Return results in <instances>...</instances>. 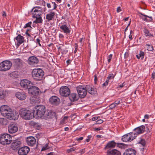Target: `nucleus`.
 <instances>
[{"label":"nucleus","instance_id":"nucleus-54","mask_svg":"<svg viewBox=\"0 0 155 155\" xmlns=\"http://www.w3.org/2000/svg\"><path fill=\"white\" fill-rule=\"evenodd\" d=\"M75 50L74 51V53H75L77 51L78 48V45H77L76 43L75 44Z\"/></svg>","mask_w":155,"mask_h":155},{"label":"nucleus","instance_id":"nucleus-2","mask_svg":"<svg viewBox=\"0 0 155 155\" xmlns=\"http://www.w3.org/2000/svg\"><path fill=\"white\" fill-rule=\"evenodd\" d=\"M45 111V107L42 105L36 106L33 110V114H35L38 117L43 118Z\"/></svg>","mask_w":155,"mask_h":155},{"label":"nucleus","instance_id":"nucleus-56","mask_svg":"<svg viewBox=\"0 0 155 155\" xmlns=\"http://www.w3.org/2000/svg\"><path fill=\"white\" fill-rule=\"evenodd\" d=\"M83 139V137H81L79 138H77L76 139V140L79 141L80 140H81Z\"/></svg>","mask_w":155,"mask_h":155},{"label":"nucleus","instance_id":"nucleus-53","mask_svg":"<svg viewBox=\"0 0 155 155\" xmlns=\"http://www.w3.org/2000/svg\"><path fill=\"white\" fill-rule=\"evenodd\" d=\"M121 11V9L120 7H118L117 9V12H120Z\"/></svg>","mask_w":155,"mask_h":155},{"label":"nucleus","instance_id":"nucleus-23","mask_svg":"<svg viewBox=\"0 0 155 155\" xmlns=\"http://www.w3.org/2000/svg\"><path fill=\"white\" fill-rule=\"evenodd\" d=\"M14 65L16 69H18L22 65V60L20 58L14 59Z\"/></svg>","mask_w":155,"mask_h":155},{"label":"nucleus","instance_id":"nucleus-31","mask_svg":"<svg viewBox=\"0 0 155 155\" xmlns=\"http://www.w3.org/2000/svg\"><path fill=\"white\" fill-rule=\"evenodd\" d=\"M32 11L35 12H38V14L36 15V16H40L41 13H42V10L40 7L37 6L34 7L32 9Z\"/></svg>","mask_w":155,"mask_h":155},{"label":"nucleus","instance_id":"nucleus-52","mask_svg":"<svg viewBox=\"0 0 155 155\" xmlns=\"http://www.w3.org/2000/svg\"><path fill=\"white\" fill-rule=\"evenodd\" d=\"M152 78L153 79H155V72L153 71L152 74Z\"/></svg>","mask_w":155,"mask_h":155},{"label":"nucleus","instance_id":"nucleus-17","mask_svg":"<svg viewBox=\"0 0 155 155\" xmlns=\"http://www.w3.org/2000/svg\"><path fill=\"white\" fill-rule=\"evenodd\" d=\"M21 143L20 141L18 140H14L12 143L11 147L13 150H16L21 147Z\"/></svg>","mask_w":155,"mask_h":155},{"label":"nucleus","instance_id":"nucleus-60","mask_svg":"<svg viewBox=\"0 0 155 155\" xmlns=\"http://www.w3.org/2000/svg\"><path fill=\"white\" fill-rule=\"evenodd\" d=\"M29 30L28 29H27L26 32H25V34L27 35H28V36L29 37H30L31 36V35H30L28 33V31H29Z\"/></svg>","mask_w":155,"mask_h":155},{"label":"nucleus","instance_id":"nucleus-62","mask_svg":"<svg viewBox=\"0 0 155 155\" xmlns=\"http://www.w3.org/2000/svg\"><path fill=\"white\" fill-rule=\"evenodd\" d=\"M46 155H55V153L54 152H50Z\"/></svg>","mask_w":155,"mask_h":155},{"label":"nucleus","instance_id":"nucleus-48","mask_svg":"<svg viewBox=\"0 0 155 155\" xmlns=\"http://www.w3.org/2000/svg\"><path fill=\"white\" fill-rule=\"evenodd\" d=\"M40 40L38 38H37L36 39V41H35L37 44H38L40 46H41V44L40 43Z\"/></svg>","mask_w":155,"mask_h":155},{"label":"nucleus","instance_id":"nucleus-22","mask_svg":"<svg viewBox=\"0 0 155 155\" xmlns=\"http://www.w3.org/2000/svg\"><path fill=\"white\" fill-rule=\"evenodd\" d=\"M145 130V127L143 125H142L139 127L135 128L134 130L135 131V133H133L134 134H137V135L142 133Z\"/></svg>","mask_w":155,"mask_h":155},{"label":"nucleus","instance_id":"nucleus-63","mask_svg":"<svg viewBox=\"0 0 155 155\" xmlns=\"http://www.w3.org/2000/svg\"><path fill=\"white\" fill-rule=\"evenodd\" d=\"M59 37L60 38H64V35L62 34H59Z\"/></svg>","mask_w":155,"mask_h":155},{"label":"nucleus","instance_id":"nucleus-41","mask_svg":"<svg viewBox=\"0 0 155 155\" xmlns=\"http://www.w3.org/2000/svg\"><path fill=\"white\" fill-rule=\"evenodd\" d=\"M76 147H72V148H71L70 149H68L67 150V151L68 152V153H70L72 151H75L76 150Z\"/></svg>","mask_w":155,"mask_h":155},{"label":"nucleus","instance_id":"nucleus-9","mask_svg":"<svg viewBox=\"0 0 155 155\" xmlns=\"http://www.w3.org/2000/svg\"><path fill=\"white\" fill-rule=\"evenodd\" d=\"M20 84L22 87H37L34 86L32 82L27 79L21 80Z\"/></svg>","mask_w":155,"mask_h":155},{"label":"nucleus","instance_id":"nucleus-1","mask_svg":"<svg viewBox=\"0 0 155 155\" xmlns=\"http://www.w3.org/2000/svg\"><path fill=\"white\" fill-rule=\"evenodd\" d=\"M19 113L20 116L25 120H29L34 117L33 112L25 108L21 109Z\"/></svg>","mask_w":155,"mask_h":155},{"label":"nucleus","instance_id":"nucleus-50","mask_svg":"<svg viewBox=\"0 0 155 155\" xmlns=\"http://www.w3.org/2000/svg\"><path fill=\"white\" fill-rule=\"evenodd\" d=\"M4 97V94L2 92H0V99H3Z\"/></svg>","mask_w":155,"mask_h":155},{"label":"nucleus","instance_id":"nucleus-13","mask_svg":"<svg viewBox=\"0 0 155 155\" xmlns=\"http://www.w3.org/2000/svg\"><path fill=\"white\" fill-rule=\"evenodd\" d=\"M79 97L84 98L87 94V90L85 88H77Z\"/></svg>","mask_w":155,"mask_h":155},{"label":"nucleus","instance_id":"nucleus-26","mask_svg":"<svg viewBox=\"0 0 155 155\" xmlns=\"http://www.w3.org/2000/svg\"><path fill=\"white\" fill-rule=\"evenodd\" d=\"M117 143L113 140L109 142L106 145L105 149H113L116 146Z\"/></svg>","mask_w":155,"mask_h":155},{"label":"nucleus","instance_id":"nucleus-25","mask_svg":"<svg viewBox=\"0 0 155 155\" xmlns=\"http://www.w3.org/2000/svg\"><path fill=\"white\" fill-rule=\"evenodd\" d=\"M16 97L21 100H24L26 97V95L24 92L21 93L20 92H17L15 94Z\"/></svg>","mask_w":155,"mask_h":155},{"label":"nucleus","instance_id":"nucleus-49","mask_svg":"<svg viewBox=\"0 0 155 155\" xmlns=\"http://www.w3.org/2000/svg\"><path fill=\"white\" fill-rule=\"evenodd\" d=\"M103 122V120H102L101 119H100L98 120H97L96 122V124H101Z\"/></svg>","mask_w":155,"mask_h":155},{"label":"nucleus","instance_id":"nucleus-42","mask_svg":"<svg viewBox=\"0 0 155 155\" xmlns=\"http://www.w3.org/2000/svg\"><path fill=\"white\" fill-rule=\"evenodd\" d=\"M139 143L141 144L143 146H144L146 144V142L144 140L141 139L139 142Z\"/></svg>","mask_w":155,"mask_h":155},{"label":"nucleus","instance_id":"nucleus-43","mask_svg":"<svg viewBox=\"0 0 155 155\" xmlns=\"http://www.w3.org/2000/svg\"><path fill=\"white\" fill-rule=\"evenodd\" d=\"M117 106L114 103L112 104H111L110 106V109H113L114 108Z\"/></svg>","mask_w":155,"mask_h":155},{"label":"nucleus","instance_id":"nucleus-24","mask_svg":"<svg viewBox=\"0 0 155 155\" xmlns=\"http://www.w3.org/2000/svg\"><path fill=\"white\" fill-rule=\"evenodd\" d=\"M60 28L62 30V31L66 34L70 35L71 32V30L65 24L61 25L60 27Z\"/></svg>","mask_w":155,"mask_h":155},{"label":"nucleus","instance_id":"nucleus-55","mask_svg":"<svg viewBox=\"0 0 155 155\" xmlns=\"http://www.w3.org/2000/svg\"><path fill=\"white\" fill-rule=\"evenodd\" d=\"M52 3H53L54 4V8L51 10H53L54 9H55L56 8H57V5L56 4L55 2H52Z\"/></svg>","mask_w":155,"mask_h":155},{"label":"nucleus","instance_id":"nucleus-30","mask_svg":"<svg viewBox=\"0 0 155 155\" xmlns=\"http://www.w3.org/2000/svg\"><path fill=\"white\" fill-rule=\"evenodd\" d=\"M15 39L17 41V45L18 46L20 45L24 42V38L23 36H21L20 34L15 38Z\"/></svg>","mask_w":155,"mask_h":155},{"label":"nucleus","instance_id":"nucleus-15","mask_svg":"<svg viewBox=\"0 0 155 155\" xmlns=\"http://www.w3.org/2000/svg\"><path fill=\"white\" fill-rule=\"evenodd\" d=\"M59 92L61 96L67 97L70 94V91L69 88H60Z\"/></svg>","mask_w":155,"mask_h":155},{"label":"nucleus","instance_id":"nucleus-27","mask_svg":"<svg viewBox=\"0 0 155 155\" xmlns=\"http://www.w3.org/2000/svg\"><path fill=\"white\" fill-rule=\"evenodd\" d=\"M69 99L71 101L74 102L78 101L79 98V96L76 93H73L69 95Z\"/></svg>","mask_w":155,"mask_h":155},{"label":"nucleus","instance_id":"nucleus-3","mask_svg":"<svg viewBox=\"0 0 155 155\" xmlns=\"http://www.w3.org/2000/svg\"><path fill=\"white\" fill-rule=\"evenodd\" d=\"M33 78L37 80L40 81L43 78L44 75V72L40 68H35L33 69L32 72Z\"/></svg>","mask_w":155,"mask_h":155},{"label":"nucleus","instance_id":"nucleus-40","mask_svg":"<svg viewBox=\"0 0 155 155\" xmlns=\"http://www.w3.org/2000/svg\"><path fill=\"white\" fill-rule=\"evenodd\" d=\"M146 127L147 128V132H150L151 130V126L150 125H146Z\"/></svg>","mask_w":155,"mask_h":155},{"label":"nucleus","instance_id":"nucleus-6","mask_svg":"<svg viewBox=\"0 0 155 155\" xmlns=\"http://www.w3.org/2000/svg\"><path fill=\"white\" fill-rule=\"evenodd\" d=\"M137 137V134H133V132L124 135L122 137V140L125 142H130L135 139Z\"/></svg>","mask_w":155,"mask_h":155},{"label":"nucleus","instance_id":"nucleus-33","mask_svg":"<svg viewBox=\"0 0 155 155\" xmlns=\"http://www.w3.org/2000/svg\"><path fill=\"white\" fill-rule=\"evenodd\" d=\"M36 15V14H35V15L33 16L34 18H36V20L34 21L33 22L35 23H41L43 21L42 18L39 16L38 17L37 16H35Z\"/></svg>","mask_w":155,"mask_h":155},{"label":"nucleus","instance_id":"nucleus-11","mask_svg":"<svg viewBox=\"0 0 155 155\" xmlns=\"http://www.w3.org/2000/svg\"><path fill=\"white\" fill-rule=\"evenodd\" d=\"M56 115V113L53 111L50 110H48L44 114L43 117L42 119H51L55 117Z\"/></svg>","mask_w":155,"mask_h":155},{"label":"nucleus","instance_id":"nucleus-39","mask_svg":"<svg viewBox=\"0 0 155 155\" xmlns=\"http://www.w3.org/2000/svg\"><path fill=\"white\" fill-rule=\"evenodd\" d=\"M31 23L32 22L31 21L25 24V25L24 27V28H25L28 27L31 28Z\"/></svg>","mask_w":155,"mask_h":155},{"label":"nucleus","instance_id":"nucleus-5","mask_svg":"<svg viewBox=\"0 0 155 155\" xmlns=\"http://www.w3.org/2000/svg\"><path fill=\"white\" fill-rule=\"evenodd\" d=\"M12 62L8 60H5L0 63V71H4L9 70L12 66Z\"/></svg>","mask_w":155,"mask_h":155},{"label":"nucleus","instance_id":"nucleus-34","mask_svg":"<svg viewBox=\"0 0 155 155\" xmlns=\"http://www.w3.org/2000/svg\"><path fill=\"white\" fill-rule=\"evenodd\" d=\"M8 123V120L5 118H0V124L2 125H5L7 124Z\"/></svg>","mask_w":155,"mask_h":155},{"label":"nucleus","instance_id":"nucleus-4","mask_svg":"<svg viewBox=\"0 0 155 155\" xmlns=\"http://www.w3.org/2000/svg\"><path fill=\"white\" fill-rule=\"evenodd\" d=\"M12 137L10 135L8 134H4L0 137V143L3 145L10 144L12 140Z\"/></svg>","mask_w":155,"mask_h":155},{"label":"nucleus","instance_id":"nucleus-51","mask_svg":"<svg viewBox=\"0 0 155 155\" xmlns=\"http://www.w3.org/2000/svg\"><path fill=\"white\" fill-rule=\"evenodd\" d=\"M91 137H92V136H91V135H88L87 136V139H86V141L87 142H89L90 141V139L91 138Z\"/></svg>","mask_w":155,"mask_h":155},{"label":"nucleus","instance_id":"nucleus-47","mask_svg":"<svg viewBox=\"0 0 155 155\" xmlns=\"http://www.w3.org/2000/svg\"><path fill=\"white\" fill-rule=\"evenodd\" d=\"M109 80H110L108 79L107 78V79H106V81L105 82H104L103 84V86H107L108 85V82H109Z\"/></svg>","mask_w":155,"mask_h":155},{"label":"nucleus","instance_id":"nucleus-61","mask_svg":"<svg viewBox=\"0 0 155 155\" xmlns=\"http://www.w3.org/2000/svg\"><path fill=\"white\" fill-rule=\"evenodd\" d=\"M98 118L97 117H94L92 118V120L95 121L97 120Z\"/></svg>","mask_w":155,"mask_h":155},{"label":"nucleus","instance_id":"nucleus-35","mask_svg":"<svg viewBox=\"0 0 155 155\" xmlns=\"http://www.w3.org/2000/svg\"><path fill=\"white\" fill-rule=\"evenodd\" d=\"M144 56V53L141 51H140L139 54H138L136 55V56L138 59H139L140 58L142 60L143 59Z\"/></svg>","mask_w":155,"mask_h":155},{"label":"nucleus","instance_id":"nucleus-38","mask_svg":"<svg viewBox=\"0 0 155 155\" xmlns=\"http://www.w3.org/2000/svg\"><path fill=\"white\" fill-rule=\"evenodd\" d=\"M146 45L147 46V49L148 51H152L153 50V49L152 46L148 44H147Z\"/></svg>","mask_w":155,"mask_h":155},{"label":"nucleus","instance_id":"nucleus-45","mask_svg":"<svg viewBox=\"0 0 155 155\" xmlns=\"http://www.w3.org/2000/svg\"><path fill=\"white\" fill-rule=\"evenodd\" d=\"M116 146L117 147H118L119 148H122L124 146L123 144L122 143H117Z\"/></svg>","mask_w":155,"mask_h":155},{"label":"nucleus","instance_id":"nucleus-8","mask_svg":"<svg viewBox=\"0 0 155 155\" xmlns=\"http://www.w3.org/2000/svg\"><path fill=\"white\" fill-rule=\"evenodd\" d=\"M7 114L5 117L10 120H16L18 119L19 117L18 113L12 110Z\"/></svg>","mask_w":155,"mask_h":155},{"label":"nucleus","instance_id":"nucleus-57","mask_svg":"<svg viewBox=\"0 0 155 155\" xmlns=\"http://www.w3.org/2000/svg\"><path fill=\"white\" fill-rule=\"evenodd\" d=\"M46 147H43L42 149V150H46V149H48V148L47 147L48 146V144H46Z\"/></svg>","mask_w":155,"mask_h":155},{"label":"nucleus","instance_id":"nucleus-44","mask_svg":"<svg viewBox=\"0 0 155 155\" xmlns=\"http://www.w3.org/2000/svg\"><path fill=\"white\" fill-rule=\"evenodd\" d=\"M120 99H118L116 100L114 102V103L117 106L119 104H120Z\"/></svg>","mask_w":155,"mask_h":155},{"label":"nucleus","instance_id":"nucleus-16","mask_svg":"<svg viewBox=\"0 0 155 155\" xmlns=\"http://www.w3.org/2000/svg\"><path fill=\"white\" fill-rule=\"evenodd\" d=\"M60 101V99L55 96H52L49 99L50 103L54 105H58L59 104Z\"/></svg>","mask_w":155,"mask_h":155},{"label":"nucleus","instance_id":"nucleus-37","mask_svg":"<svg viewBox=\"0 0 155 155\" xmlns=\"http://www.w3.org/2000/svg\"><path fill=\"white\" fill-rule=\"evenodd\" d=\"M143 31L145 34V35L146 36H153L150 33L149 31L146 29H144Z\"/></svg>","mask_w":155,"mask_h":155},{"label":"nucleus","instance_id":"nucleus-21","mask_svg":"<svg viewBox=\"0 0 155 155\" xmlns=\"http://www.w3.org/2000/svg\"><path fill=\"white\" fill-rule=\"evenodd\" d=\"M139 14L141 15H139V16L143 20L147 22L149 21H151L153 20V18L151 16H149L147 15H144L142 13L139 12Z\"/></svg>","mask_w":155,"mask_h":155},{"label":"nucleus","instance_id":"nucleus-19","mask_svg":"<svg viewBox=\"0 0 155 155\" xmlns=\"http://www.w3.org/2000/svg\"><path fill=\"white\" fill-rule=\"evenodd\" d=\"M106 153L107 155H121L120 152L115 149H108Z\"/></svg>","mask_w":155,"mask_h":155},{"label":"nucleus","instance_id":"nucleus-32","mask_svg":"<svg viewBox=\"0 0 155 155\" xmlns=\"http://www.w3.org/2000/svg\"><path fill=\"white\" fill-rule=\"evenodd\" d=\"M87 91L89 94L92 95H95L97 94V91L96 88H88Z\"/></svg>","mask_w":155,"mask_h":155},{"label":"nucleus","instance_id":"nucleus-14","mask_svg":"<svg viewBox=\"0 0 155 155\" xmlns=\"http://www.w3.org/2000/svg\"><path fill=\"white\" fill-rule=\"evenodd\" d=\"M30 150L29 147L27 146H25L20 148L18 151L19 155H26Z\"/></svg>","mask_w":155,"mask_h":155},{"label":"nucleus","instance_id":"nucleus-10","mask_svg":"<svg viewBox=\"0 0 155 155\" xmlns=\"http://www.w3.org/2000/svg\"><path fill=\"white\" fill-rule=\"evenodd\" d=\"M12 110V109L9 106L4 105L1 106L0 107V112L1 114L4 117L7 115Z\"/></svg>","mask_w":155,"mask_h":155},{"label":"nucleus","instance_id":"nucleus-28","mask_svg":"<svg viewBox=\"0 0 155 155\" xmlns=\"http://www.w3.org/2000/svg\"><path fill=\"white\" fill-rule=\"evenodd\" d=\"M136 151L133 149H127L124 153L123 155H136Z\"/></svg>","mask_w":155,"mask_h":155},{"label":"nucleus","instance_id":"nucleus-59","mask_svg":"<svg viewBox=\"0 0 155 155\" xmlns=\"http://www.w3.org/2000/svg\"><path fill=\"white\" fill-rule=\"evenodd\" d=\"M30 124L32 126H35L37 124L34 122H31Z\"/></svg>","mask_w":155,"mask_h":155},{"label":"nucleus","instance_id":"nucleus-20","mask_svg":"<svg viewBox=\"0 0 155 155\" xmlns=\"http://www.w3.org/2000/svg\"><path fill=\"white\" fill-rule=\"evenodd\" d=\"M28 64L31 65L36 64L38 62V58L35 56H31L30 57L28 60Z\"/></svg>","mask_w":155,"mask_h":155},{"label":"nucleus","instance_id":"nucleus-29","mask_svg":"<svg viewBox=\"0 0 155 155\" xmlns=\"http://www.w3.org/2000/svg\"><path fill=\"white\" fill-rule=\"evenodd\" d=\"M55 15V13L51 10L49 13L46 15V19L47 20L48 22H49L53 19Z\"/></svg>","mask_w":155,"mask_h":155},{"label":"nucleus","instance_id":"nucleus-7","mask_svg":"<svg viewBox=\"0 0 155 155\" xmlns=\"http://www.w3.org/2000/svg\"><path fill=\"white\" fill-rule=\"evenodd\" d=\"M28 88V91L29 94L33 95H39L41 93H44L46 90L44 91H41L39 89V88Z\"/></svg>","mask_w":155,"mask_h":155},{"label":"nucleus","instance_id":"nucleus-46","mask_svg":"<svg viewBox=\"0 0 155 155\" xmlns=\"http://www.w3.org/2000/svg\"><path fill=\"white\" fill-rule=\"evenodd\" d=\"M112 54H110L108 57V63H109L110 61H111V59L112 58Z\"/></svg>","mask_w":155,"mask_h":155},{"label":"nucleus","instance_id":"nucleus-12","mask_svg":"<svg viewBox=\"0 0 155 155\" xmlns=\"http://www.w3.org/2000/svg\"><path fill=\"white\" fill-rule=\"evenodd\" d=\"M18 127L15 124L11 123L9 124L8 127V130L10 134H13L17 131Z\"/></svg>","mask_w":155,"mask_h":155},{"label":"nucleus","instance_id":"nucleus-36","mask_svg":"<svg viewBox=\"0 0 155 155\" xmlns=\"http://www.w3.org/2000/svg\"><path fill=\"white\" fill-rule=\"evenodd\" d=\"M116 75V74H114L112 73H111L108 75V77H107V79H113Z\"/></svg>","mask_w":155,"mask_h":155},{"label":"nucleus","instance_id":"nucleus-64","mask_svg":"<svg viewBox=\"0 0 155 155\" xmlns=\"http://www.w3.org/2000/svg\"><path fill=\"white\" fill-rule=\"evenodd\" d=\"M144 117L145 119H148L149 118V116L148 114L145 115Z\"/></svg>","mask_w":155,"mask_h":155},{"label":"nucleus","instance_id":"nucleus-18","mask_svg":"<svg viewBox=\"0 0 155 155\" xmlns=\"http://www.w3.org/2000/svg\"><path fill=\"white\" fill-rule=\"evenodd\" d=\"M26 143L28 146H33L36 144V139L32 136L28 137L26 139Z\"/></svg>","mask_w":155,"mask_h":155},{"label":"nucleus","instance_id":"nucleus-58","mask_svg":"<svg viewBox=\"0 0 155 155\" xmlns=\"http://www.w3.org/2000/svg\"><path fill=\"white\" fill-rule=\"evenodd\" d=\"M68 118V117L66 116H64L62 120V121L64 122L65 120H67Z\"/></svg>","mask_w":155,"mask_h":155}]
</instances>
